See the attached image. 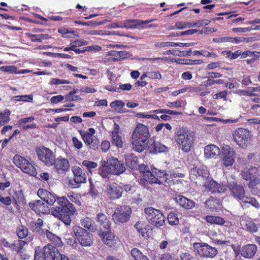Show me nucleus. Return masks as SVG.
<instances>
[{"instance_id": "f257e3e1", "label": "nucleus", "mask_w": 260, "mask_h": 260, "mask_svg": "<svg viewBox=\"0 0 260 260\" xmlns=\"http://www.w3.org/2000/svg\"><path fill=\"white\" fill-rule=\"evenodd\" d=\"M38 196L50 206L55 205L52 214L66 225H70L72 217L76 211L73 204L66 197H56L46 189L40 188L37 191Z\"/></svg>"}, {"instance_id": "f03ea898", "label": "nucleus", "mask_w": 260, "mask_h": 260, "mask_svg": "<svg viewBox=\"0 0 260 260\" xmlns=\"http://www.w3.org/2000/svg\"><path fill=\"white\" fill-rule=\"evenodd\" d=\"M149 137L148 127L143 124H138L134 131L132 137L133 149L138 152L143 151L148 146Z\"/></svg>"}, {"instance_id": "7ed1b4c3", "label": "nucleus", "mask_w": 260, "mask_h": 260, "mask_svg": "<svg viewBox=\"0 0 260 260\" xmlns=\"http://www.w3.org/2000/svg\"><path fill=\"white\" fill-rule=\"evenodd\" d=\"M195 135L186 127H180L174 134L175 141L179 148L184 152L190 151L194 142Z\"/></svg>"}, {"instance_id": "20e7f679", "label": "nucleus", "mask_w": 260, "mask_h": 260, "mask_svg": "<svg viewBox=\"0 0 260 260\" xmlns=\"http://www.w3.org/2000/svg\"><path fill=\"white\" fill-rule=\"evenodd\" d=\"M242 178L248 181V187L253 194L260 196V178L258 168H246L241 171Z\"/></svg>"}, {"instance_id": "39448f33", "label": "nucleus", "mask_w": 260, "mask_h": 260, "mask_svg": "<svg viewBox=\"0 0 260 260\" xmlns=\"http://www.w3.org/2000/svg\"><path fill=\"white\" fill-rule=\"evenodd\" d=\"M226 186L233 197L237 200L244 203H249L257 209L259 208L260 204L257 200L254 198L246 196L243 186L239 184L237 181L228 182Z\"/></svg>"}, {"instance_id": "423d86ee", "label": "nucleus", "mask_w": 260, "mask_h": 260, "mask_svg": "<svg viewBox=\"0 0 260 260\" xmlns=\"http://www.w3.org/2000/svg\"><path fill=\"white\" fill-rule=\"evenodd\" d=\"M125 170V168L122 162L116 158L112 157L99 168V174L103 178H107L109 175H119Z\"/></svg>"}, {"instance_id": "0eeeda50", "label": "nucleus", "mask_w": 260, "mask_h": 260, "mask_svg": "<svg viewBox=\"0 0 260 260\" xmlns=\"http://www.w3.org/2000/svg\"><path fill=\"white\" fill-rule=\"evenodd\" d=\"M60 255L57 247L48 244L43 248L40 247L36 248L34 260H56Z\"/></svg>"}, {"instance_id": "6e6552de", "label": "nucleus", "mask_w": 260, "mask_h": 260, "mask_svg": "<svg viewBox=\"0 0 260 260\" xmlns=\"http://www.w3.org/2000/svg\"><path fill=\"white\" fill-rule=\"evenodd\" d=\"M72 230L81 246L88 247L93 245L94 237L92 233L78 225H74Z\"/></svg>"}, {"instance_id": "1a4fd4ad", "label": "nucleus", "mask_w": 260, "mask_h": 260, "mask_svg": "<svg viewBox=\"0 0 260 260\" xmlns=\"http://www.w3.org/2000/svg\"><path fill=\"white\" fill-rule=\"evenodd\" d=\"M146 218L148 222L156 228L165 225L166 217L159 210L153 207H147L144 209Z\"/></svg>"}, {"instance_id": "9d476101", "label": "nucleus", "mask_w": 260, "mask_h": 260, "mask_svg": "<svg viewBox=\"0 0 260 260\" xmlns=\"http://www.w3.org/2000/svg\"><path fill=\"white\" fill-rule=\"evenodd\" d=\"M193 248L196 254L202 258H213L218 252L216 248L203 242L194 243Z\"/></svg>"}, {"instance_id": "9b49d317", "label": "nucleus", "mask_w": 260, "mask_h": 260, "mask_svg": "<svg viewBox=\"0 0 260 260\" xmlns=\"http://www.w3.org/2000/svg\"><path fill=\"white\" fill-rule=\"evenodd\" d=\"M132 213V209L129 206L118 205L112 215V219L116 224L126 223L129 220Z\"/></svg>"}, {"instance_id": "f8f14e48", "label": "nucleus", "mask_w": 260, "mask_h": 260, "mask_svg": "<svg viewBox=\"0 0 260 260\" xmlns=\"http://www.w3.org/2000/svg\"><path fill=\"white\" fill-rule=\"evenodd\" d=\"M79 133L81 138L89 148L92 150H96L100 146V140L94 135L95 133V130L94 128H89L87 131L79 130Z\"/></svg>"}, {"instance_id": "ddd939ff", "label": "nucleus", "mask_w": 260, "mask_h": 260, "mask_svg": "<svg viewBox=\"0 0 260 260\" xmlns=\"http://www.w3.org/2000/svg\"><path fill=\"white\" fill-rule=\"evenodd\" d=\"M13 162L24 173L31 176H35L37 174L35 166L24 157L16 154L13 157Z\"/></svg>"}, {"instance_id": "4468645a", "label": "nucleus", "mask_w": 260, "mask_h": 260, "mask_svg": "<svg viewBox=\"0 0 260 260\" xmlns=\"http://www.w3.org/2000/svg\"><path fill=\"white\" fill-rule=\"evenodd\" d=\"M165 175V171L153 167L149 172H145L143 175V180L150 184H156L161 185L163 184L162 178Z\"/></svg>"}, {"instance_id": "2eb2a0df", "label": "nucleus", "mask_w": 260, "mask_h": 260, "mask_svg": "<svg viewBox=\"0 0 260 260\" xmlns=\"http://www.w3.org/2000/svg\"><path fill=\"white\" fill-rule=\"evenodd\" d=\"M36 152L39 159L45 166L48 167L52 166L55 155L51 149L45 146H41L37 149Z\"/></svg>"}, {"instance_id": "dca6fc26", "label": "nucleus", "mask_w": 260, "mask_h": 260, "mask_svg": "<svg viewBox=\"0 0 260 260\" xmlns=\"http://www.w3.org/2000/svg\"><path fill=\"white\" fill-rule=\"evenodd\" d=\"M234 141L240 146H243L247 144L251 139V134L246 128H238L233 133Z\"/></svg>"}, {"instance_id": "f3484780", "label": "nucleus", "mask_w": 260, "mask_h": 260, "mask_svg": "<svg viewBox=\"0 0 260 260\" xmlns=\"http://www.w3.org/2000/svg\"><path fill=\"white\" fill-rule=\"evenodd\" d=\"M236 153L230 145H224L222 148V162L225 167H231L235 162Z\"/></svg>"}, {"instance_id": "a211bd4d", "label": "nucleus", "mask_w": 260, "mask_h": 260, "mask_svg": "<svg viewBox=\"0 0 260 260\" xmlns=\"http://www.w3.org/2000/svg\"><path fill=\"white\" fill-rule=\"evenodd\" d=\"M203 185L206 190L212 193H223L226 190L225 185L218 183L210 177L205 180Z\"/></svg>"}, {"instance_id": "6ab92c4d", "label": "nucleus", "mask_w": 260, "mask_h": 260, "mask_svg": "<svg viewBox=\"0 0 260 260\" xmlns=\"http://www.w3.org/2000/svg\"><path fill=\"white\" fill-rule=\"evenodd\" d=\"M54 171L58 174H64L70 168V163L67 158L62 156L55 158L52 163Z\"/></svg>"}, {"instance_id": "aec40b11", "label": "nucleus", "mask_w": 260, "mask_h": 260, "mask_svg": "<svg viewBox=\"0 0 260 260\" xmlns=\"http://www.w3.org/2000/svg\"><path fill=\"white\" fill-rule=\"evenodd\" d=\"M106 193L111 200L119 199L122 196L123 188L116 183H110L106 186Z\"/></svg>"}, {"instance_id": "412c9836", "label": "nucleus", "mask_w": 260, "mask_h": 260, "mask_svg": "<svg viewBox=\"0 0 260 260\" xmlns=\"http://www.w3.org/2000/svg\"><path fill=\"white\" fill-rule=\"evenodd\" d=\"M26 241L20 239L14 240L11 245V250L16 252L23 259H28L30 256L26 253V250L24 246L27 244Z\"/></svg>"}, {"instance_id": "4be33fe9", "label": "nucleus", "mask_w": 260, "mask_h": 260, "mask_svg": "<svg viewBox=\"0 0 260 260\" xmlns=\"http://www.w3.org/2000/svg\"><path fill=\"white\" fill-rule=\"evenodd\" d=\"M72 171L74 175V181L76 184L74 188L79 187L81 184L86 182V174L81 168L75 166L72 167Z\"/></svg>"}, {"instance_id": "5701e85b", "label": "nucleus", "mask_w": 260, "mask_h": 260, "mask_svg": "<svg viewBox=\"0 0 260 260\" xmlns=\"http://www.w3.org/2000/svg\"><path fill=\"white\" fill-rule=\"evenodd\" d=\"M99 235L105 244L111 248L116 246L117 244L116 237L114 234L112 233L111 229L107 230V231L101 232Z\"/></svg>"}, {"instance_id": "b1692460", "label": "nucleus", "mask_w": 260, "mask_h": 260, "mask_svg": "<svg viewBox=\"0 0 260 260\" xmlns=\"http://www.w3.org/2000/svg\"><path fill=\"white\" fill-rule=\"evenodd\" d=\"M29 208L37 214H45L48 211L47 205L40 200H35L28 204Z\"/></svg>"}, {"instance_id": "393cba45", "label": "nucleus", "mask_w": 260, "mask_h": 260, "mask_svg": "<svg viewBox=\"0 0 260 260\" xmlns=\"http://www.w3.org/2000/svg\"><path fill=\"white\" fill-rule=\"evenodd\" d=\"M190 174L197 178L205 181L210 177L209 171L206 167H193L191 169Z\"/></svg>"}, {"instance_id": "a878e982", "label": "nucleus", "mask_w": 260, "mask_h": 260, "mask_svg": "<svg viewBox=\"0 0 260 260\" xmlns=\"http://www.w3.org/2000/svg\"><path fill=\"white\" fill-rule=\"evenodd\" d=\"M165 171V175L162 178L164 185L168 184L169 186L173 185L178 182V178H183L184 174L182 173H174L169 174Z\"/></svg>"}, {"instance_id": "bb28decb", "label": "nucleus", "mask_w": 260, "mask_h": 260, "mask_svg": "<svg viewBox=\"0 0 260 260\" xmlns=\"http://www.w3.org/2000/svg\"><path fill=\"white\" fill-rule=\"evenodd\" d=\"M257 252V246L254 244H246L240 250V254L246 258H252Z\"/></svg>"}, {"instance_id": "cd10ccee", "label": "nucleus", "mask_w": 260, "mask_h": 260, "mask_svg": "<svg viewBox=\"0 0 260 260\" xmlns=\"http://www.w3.org/2000/svg\"><path fill=\"white\" fill-rule=\"evenodd\" d=\"M205 206L211 211H216L221 209L222 202L220 200L210 197L205 202Z\"/></svg>"}, {"instance_id": "c85d7f7f", "label": "nucleus", "mask_w": 260, "mask_h": 260, "mask_svg": "<svg viewBox=\"0 0 260 260\" xmlns=\"http://www.w3.org/2000/svg\"><path fill=\"white\" fill-rule=\"evenodd\" d=\"M220 153L219 148L213 144L207 145L204 148V155L207 158H215L219 155Z\"/></svg>"}, {"instance_id": "c756f323", "label": "nucleus", "mask_w": 260, "mask_h": 260, "mask_svg": "<svg viewBox=\"0 0 260 260\" xmlns=\"http://www.w3.org/2000/svg\"><path fill=\"white\" fill-rule=\"evenodd\" d=\"M175 200L176 202L181 207L185 209H191L195 206V202L181 195L177 196Z\"/></svg>"}, {"instance_id": "7c9ffc66", "label": "nucleus", "mask_w": 260, "mask_h": 260, "mask_svg": "<svg viewBox=\"0 0 260 260\" xmlns=\"http://www.w3.org/2000/svg\"><path fill=\"white\" fill-rule=\"evenodd\" d=\"M119 126L115 124L114 131L112 132V143L118 148H121L123 146V141L119 135Z\"/></svg>"}, {"instance_id": "2f4dec72", "label": "nucleus", "mask_w": 260, "mask_h": 260, "mask_svg": "<svg viewBox=\"0 0 260 260\" xmlns=\"http://www.w3.org/2000/svg\"><path fill=\"white\" fill-rule=\"evenodd\" d=\"M96 221L106 230L111 229V222L107 216L103 213H99L96 215Z\"/></svg>"}, {"instance_id": "473e14b6", "label": "nucleus", "mask_w": 260, "mask_h": 260, "mask_svg": "<svg viewBox=\"0 0 260 260\" xmlns=\"http://www.w3.org/2000/svg\"><path fill=\"white\" fill-rule=\"evenodd\" d=\"M43 225V221L41 218H38L36 221H31L29 223L30 230L36 234L40 235H43L44 233V230L42 229Z\"/></svg>"}, {"instance_id": "72a5a7b5", "label": "nucleus", "mask_w": 260, "mask_h": 260, "mask_svg": "<svg viewBox=\"0 0 260 260\" xmlns=\"http://www.w3.org/2000/svg\"><path fill=\"white\" fill-rule=\"evenodd\" d=\"M46 235L47 238L51 242L50 244H51L52 245L56 247L62 246L63 243L59 237L56 236L48 230L46 232Z\"/></svg>"}, {"instance_id": "f704fd0d", "label": "nucleus", "mask_w": 260, "mask_h": 260, "mask_svg": "<svg viewBox=\"0 0 260 260\" xmlns=\"http://www.w3.org/2000/svg\"><path fill=\"white\" fill-rule=\"evenodd\" d=\"M167 147L158 142L154 141L148 147V150L151 153H157L166 151Z\"/></svg>"}, {"instance_id": "c9c22d12", "label": "nucleus", "mask_w": 260, "mask_h": 260, "mask_svg": "<svg viewBox=\"0 0 260 260\" xmlns=\"http://www.w3.org/2000/svg\"><path fill=\"white\" fill-rule=\"evenodd\" d=\"M125 164L128 167L134 170H136L138 166V158L133 154L126 156L125 158Z\"/></svg>"}, {"instance_id": "e433bc0d", "label": "nucleus", "mask_w": 260, "mask_h": 260, "mask_svg": "<svg viewBox=\"0 0 260 260\" xmlns=\"http://www.w3.org/2000/svg\"><path fill=\"white\" fill-rule=\"evenodd\" d=\"M145 24L144 22H143L141 20H126L123 23V27L126 28H139L141 29V25Z\"/></svg>"}, {"instance_id": "4c0bfd02", "label": "nucleus", "mask_w": 260, "mask_h": 260, "mask_svg": "<svg viewBox=\"0 0 260 260\" xmlns=\"http://www.w3.org/2000/svg\"><path fill=\"white\" fill-rule=\"evenodd\" d=\"M206 221L211 224L222 225L225 222L224 219L221 217L213 215H207L205 217Z\"/></svg>"}, {"instance_id": "58836bf2", "label": "nucleus", "mask_w": 260, "mask_h": 260, "mask_svg": "<svg viewBox=\"0 0 260 260\" xmlns=\"http://www.w3.org/2000/svg\"><path fill=\"white\" fill-rule=\"evenodd\" d=\"M13 198L17 205L24 206L26 204L24 193L21 190L15 191Z\"/></svg>"}, {"instance_id": "ea45409f", "label": "nucleus", "mask_w": 260, "mask_h": 260, "mask_svg": "<svg viewBox=\"0 0 260 260\" xmlns=\"http://www.w3.org/2000/svg\"><path fill=\"white\" fill-rule=\"evenodd\" d=\"M132 257L134 260H149L148 257L138 248H133L130 252Z\"/></svg>"}, {"instance_id": "a19ab883", "label": "nucleus", "mask_w": 260, "mask_h": 260, "mask_svg": "<svg viewBox=\"0 0 260 260\" xmlns=\"http://www.w3.org/2000/svg\"><path fill=\"white\" fill-rule=\"evenodd\" d=\"M229 42L234 43V44H239L241 42H253L256 40L255 37H229Z\"/></svg>"}, {"instance_id": "79ce46f5", "label": "nucleus", "mask_w": 260, "mask_h": 260, "mask_svg": "<svg viewBox=\"0 0 260 260\" xmlns=\"http://www.w3.org/2000/svg\"><path fill=\"white\" fill-rule=\"evenodd\" d=\"M81 224L83 227L91 231H94L96 229L94 223L91 218L87 217L81 220Z\"/></svg>"}, {"instance_id": "37998d69", "label": "nucleus", "mask_w": 260, "mask_h": 260, "mask_svg": "<svg viewBox=\"0 0 260 260\" xmlns=\"http://www.w3.org/2000/svg\"><path fill=\"white\" fill-rule=\"evenodd\" d=\"M16 233L20 240L26 238L28 234V230L24 225H20L17 227Z\"/></svg>"}, {"instance_id": "c03bdc74", "label": "nucleus", "mask_w": 260, "mask_h": 260, "mask_svg": "<svg viewBox=\"0 0 260 260\" xmlns=\"http://www.w3.org/2000/svg\"><path fill=\"white\" fill-rule=\"evenodd\" d=\"M0 71L4 72L11 73H25L29 72L27 70H22L20 72H17V68L14 66H2L0 67Z\"/></svg>"}, {"instance_id": "a18cd8bd", "label": "nucleus", "mask_w": 260, "mask_h": 260, "mask_svg": "<svg viewBox=\"0 0 260 260\" xmlns=\"http://www.w3.org/2000/svg\"><path fill=\"white\" fill-rule=\"evenodd\" d=\"M82 165L86 167V169L90 173H92V169L96 168L98 166L96 162L88 160H84L82 162Z\"/></svg>"}, {"instance_id": "49530a36", "label": "nucleus", "mask_w": 260, "mask_h": 260, "mask_svg": "<svg viewBox=\"0 0 260 260\" xmlns=\"http://www.w3.org/2000/svg\"><path fill=\"white\" fill-rule=\"evenodd\" d=\"M222 54L231 59H235L240 56V50H238L234 52L230 50H225L222 52Z\"/></svg>"}, {"instance_id": "de8ad7c7", "label": "nucleus", "mask_w": 260, "mask_h": 260, "mask_svg": "<svg viewBox=\"0 0 260 260\" xmlns=\"http://www.w3.org/2000/svg\"><path fill=\"white\" fill-rule=\"evenodd\" d=\"M168 221L171 225H177L179 221L177 214L174 212H170L168 215Z\"/></svg>"}, {"instance_id": "09e8293b", "label": "nucleus", "mask_w": 260, "mask_h": 260, "mask_svg": "<svg viewBox=\"0 0 260 260\" xmlns=\"http://www.w3.org/2000/svg\"><path fill=\"white\" fill-rule=\"evenodd\" d=\"M124 103L121 100H116L111 102L110 104V107L115 111H119L124 106Z\"/></svg>"}, {"instance_id": "8fccbe9b", "label": "nucleus", "mask_w": 260, "mask_h": 260, "mask_svg": "<svg viewBox=\"0 0 260 260\" xmlns=\"http://www.w3.org/2000/svg\"><path fill=\"white\" fill-rule=\"evenodd\" d=\"M245 227L247 231L253 233L257 230V228L254 222L251 220H246L245 224Z\"/></svg>"}, {"instance_id": "3c124183", "label": "nucleus", "mask_w": 260, "mask_h": 260, "mask_svg": "<svg viewBox=\"0 0 260 260\" xmlns=\"http://www.w3.org/2000/svg\"><path fill=\"white\" fill-rule=\"evenodd\" d=\"M259 29L258 26H255L254 28H252L251 27H235L232 29V31L234 32H249L253 29L257 30Z\"/></svg>"}, {"instance_id": "603ef678", "label": "nucleus", "mask_w": 260, "mask_h": 260, "mask_svg": "<svg viewBox=\"0 0 260 260\" xmlns=\"http://www.w3.org/2000/svg\"><path fill=\"white\" fill-rule=\"evenodd\" d=\"M156 20H157V19L156 18L146 20H142L143 22H145V24L141 25V29L157 27L158 26L157 24H149V23H150V22H152L156 21Z\"/></svg>"}, {"instance_id": "864d4df0", "label": "nucleus", "mask_w": 260, "mask_h": 260, "mask_svg": "<svg viewBox=\"0 0 260 260\" xmlns=\"http://www.w3.org/2000/svg\"><path fill=\"white\" fill-rule=\"evenodd\" d=\"M16 101H23V102H30L32 100V96L23 95H16L14 97Z\"/></svg>"}, {"instance_id": "5fc2aeb1", "label": "nucleus", "mask_w": 260, "mask_h": 260, "mask_svg": "<svg viewBox=\"0 0 260 260\" xmlns=\"http://www.w3.org/2000/svg\"><path fill=\"white\" fill-rule=\"evenodd\" d=\"M70 81L68 80L60 79L58 78H53L50 81V84L51 85H59L64 84H70Z\"/></svg>"}, {"instance_id": "6e6d98bb", "label": "nucleus", "mask_w": 260, "mask_h": 260, "mask_svg": "<svg viewBox=\"0 0 260 260\" xmlns=\"http://www.w3.org/2000/svg\"><path fill=\"white\" fill-rule=\"evenodd\" d=\"M66 102H72L76 101H81V98L78 95L73 94L72 93H69L65 96Z\"/></svg>"}, {"instance_id": "4d7b16f0", "label": "nucleus", "mask_w": 260, "mask_h": 260, "mask_svg": "<svg viewBox=\"0 0 260 260\" xmlns=\"http://www.w3.org/2000/svg\"><path fill=\"white\" fill-rule=\"evenodd\" d=\"M228 92L226 90L220 91L216 94L213 95L212 98L214 99H222L224 101H227Z\"/></svg>"}, {"instance_id": "13d9d810", "label": "nucleus", "mask_w": 260, "mask_h": 260, "mask_svg": "<svg viewBox=\"0 0 260 260\" xmlns=\"http://www.w3.org/2000/svg\"><path fill=\"white\" fill-rule=\"evenodd\" d=\"M236 93L239 95H247L249 96H253L256 95L255 93H252V90L250 89V90L239 89L236 91Z\"/></svg>"}, {"instance_id": "bf43d9fd", "label": "nucleus", "mask_w": 260, "mask_h": 260, "mask_svg": "<svg viewBox=\"0 0 260 260\" xmlns=\"http://www.w3.org/2000/svg\"><path fill=\"white\" fill-rule=\"evenodd\" d=\"M147 77L151 79H160L162 78L161 74L158 72L151 71L148 72Z\"/></svg>"}, {"instance_id": "052dcab7", "label": "nucleus", "mask_w": 260, "mask_h": 260, "mask_svg": "<svg viewBox=\"0 0 260 260\" xmlns=\"http://www.w3.org/2000/svg\"><path fill=\"white\" fill-rule=\"evenodd\" d=\"M5 114L6 115V117L1 119L0 121V126L4 125L8 123L11 120L10 117L11 114L10 111L8 109L5 110Z\"/></svg>"}, {"instance_id": "680f3d73", "label": "nucleus", "mask_w": 260, "mask_h": 260, "mask_svg": "<svg viewBox=\"0 0 260 260\" xmlns=\"http://www.w3.org/2000/svg\"><path fill=\"white\" fill-rule=\"evenodd\" d=\"M181 260H196V258L189 252H182L180 254Z\"/></svg>"}, {"instance_id": "e2e57ef3", "label": "nucleus", "mask_w": 260, "mask_h": 260, "mask_svg": "<svg viewBox=\"0 0 260 260\" xmlns=\"http://www.w3.org/2000/svg\"><path fill=\"white\" fill-rule=\"evenodd\" d=\"M85 44H86V41L83 40H76L71 43V45L72 47H74V49H76L77 47H81Z\"/></svg>"}, {"instance_id": "0e129e2a", "label": "nucleus", "mask_w": 260, "mask_h": 260, "mask_svg": "<svg viewBox=\"0 0 260 260\" xmlns=\"http://www.w3.org/2000/svg\"><path fill=\"white\" fill-rule=\"evenodd\" d=\"M68 197L70 200L77 205H80V201L78 199L77 196L74 192H70L68 194Z\"/></svg>"}, {"instance_id": "69168bd1", "label": "nucleus", "mask_w": 260, "mask_h": 260, "mask_svg": "<svg viewBox=\"0 0 260 260\" xmlns=\"http://www.w3.org/2000/svg\"><path fill=\"white\" fill-rule=\"evenodd\" d=\"M103 152H106L109 150L110 147V143L109 141L104 140L102 142L101 145Z\"/></svg>"}, {"instance_id": "338daca9", "label": "nucleus", "mask_w": 260, "mask_h": 260, "mask_svg": "<svg viewBox=\"0 0 260 260\" xmlns=\"http://www.w3.org/2000/svg\"><path fill=\"white\" fill-rule=\"evenodd\" d=\"M251 113L256 116H260V104L253 105L251 107Z\"/></svg>"}, {"instance_id": "774afa93", "label": "nucleus", "mask_w": 260, "mask_h": 260, "mask_svg": "<svg viewBox=\"0 0 260 260\" xmlns=\"http://www.w3.org/2000/svg\"><path fill=\"white\" fill-rule=\"evenodd\" d=\"M72 142L74 146L77 149H80L83 146V144L81 141L76 137H73L72 138Z\"/></svg>"}]
</instances>
